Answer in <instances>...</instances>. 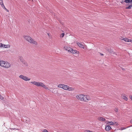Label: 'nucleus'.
I'll return each instance as SVG.
<instances>
[{
	"label": "nucleus",
	"instance_id": "c756f323",
	"mask_svg": "<svg viewBox=\"0 0 132 132\" xmlns=\"http://www.w3.org/2000/svg\"><path fill=\"white\" fill-rule=\"evenodd\" d=\"M61 35H62V37H63L64 36V33H62V34H61Z\"/></svg>",
	"mask_w": 132,
	"mask_h": 132
},
{
	"label": "nucleus",
	"instance_id": "a878e982",
	"mask_svg": "<svg viewBox=\"0 0 132 132\" xmlns=\"http://www.w3.org/2000/svg\"><path fill=\"white\" fill-rule=\"evenodd\" d=\"M3 47V44L2 43H0V47Z\"/></svg>",
	"mask_w": 132,
	"mask_h": 132
},
{
	"label": "nucleus",
	"instance_id": "412c9836",
	"mask_svg": "<svg viewBox=\"0 0 132 132\" xmlns=\"http://www.w3.org/2000/svg\"><path fill=\"white\" fill-rule=\"evenodd\" d=\"M108 51L110 53H111L113 52V50L111 49L108 50Z\"/></svg>",
	"mask_w": 132,
	"mask_h": 132
},
{
	"label": "nucleus",
	"instance_id": "6e6552de",
	"mask_svg": "<svg viewBox=\"0 0 132 132\" xmlns=\"http://www.w3.org/2000/svg\"><path fill=\"white\" fill-rule=\"evenodd\" d=\"M90 100V98L89 96L88 95H85V98H84V101H87Z\"/></svg>",
	"mask_w": 132,
	"mask_h": 132
},
{
	"label": "nucleus",
	"instance_id": "c9c22d12",
	"mask_svg": "<svg viewBox=\"0 0 132 132\" xmlns=\"http://www.w3.org/2000/svg\"><path fill=\"white\" fill-rule=\"evenodd\" d=\"M123 38H123V37H121V38L120 39H121V40H122V39H123Z\"/></svg>",
	"mask_w": 132,
	"mask_h": 132
},
{
	"label": "nucleus",
	"instance_id": "bb28decb",
	"mask_svg": "<svg viewBox=\"0 0 132 132\" xmlns=\"http://www.w3.org/2000/svg\"><path fill=\"white\" fill-rule=\"evenodd\" d=\"M126 129V128H125L124 127H122L120 128V130H122L123 129Z\"/></svg>",
	"mask_w": 132,
	"mask_h": 132
},
{
	"label": "nucleus",
	"instance_id": "72a5a7b5",
	"mask_svg": "<svg viewBox=\"0 0 132 132\" xmlns=\"http://www.w3.org/2000/svg\"><path fill=\"white\" fill-rule=\"evenodd\" d=\"M48 36L50 37V34H49V33H48Z\"/></svg>",
	"mask_w": 132,
	"mask_h": 132
},
{
	"label": "nucleus",
	"instance_id": "423d86ee",
	"mask_svg": "<svg viewBox=\"0 0 132 132\" xmlns=\"http://www.w3.org/2000/svg\"><path fill=\"white\" fill-rule=\"evenodd\" d=\"M19 77L26 81H29L30 79V78H28L27 77L24 76L23 75H20L19 76Z\"/></svg>",
	"mask_w": 132,
	"mask_h": 132
},
{
	"label": "nucleus",
	"instance_id": "473e14b6",
	"mask_svg": "<svg viewBox=\"0 0 132 132\" xmlns=\"http://www.w3.org/2000/svg\"><path fill=\"white\" fill-rule=\"evenodd\" d=\"M11 129V130L13 129V130H14L15 129H17V130H18V129H16L15 128H12V129H11H11Z\"/></svg>",
	"mask_w": 132,
	"mask_h": 132
},
{
	"label": "nucleus",
	"instance_id": "aec40b11",
	"mask_svg": "<svg viewBox=\"0 0 132 132\" xmlns=\"http://www.w3.org/2000/svg\"><path fill=\"white\" fill-rule=\"evenodd\" d=\"M110 123V125H113L114 124V122H112V121H110V122L108 121V123Z\"/></svg>",
	"mask_w": 132,
	"mask_h": 132
},
{
	"label": "nucleus",
	"instance_id": "1a4fd4ad",
	"mask_svg": "<svg viewBox=\"0 0 132 132\" xmlns=\"http://www.w3.org/2000/svg\"><path fill=\"white\" fill-rule=\"evenodd\" d=\"M77 45L79 47L82 48L83 49L84 48V45L83 44H82V43H79L78 42L77 43Z\"/></svg>",
	"mask_w": 132,
	"mask_h": 132
},
{
	"label": "nucleus",
	"instance_id": "f257e3e1",
	"mask_svg": "<svg viewBox=\"0 0 132 132\" xmlns=\"http://www.w3.org/2000/svg\"><path fill=\"white\" fill-rule=\"evenodd\" d=\"M30 83L38 87L41 86L43 87L44 88L48 90L49 89L45 86L43 83L39 82H37L35 81H31Z\"/></svg>",
	"mask_w": 132,
	"mask_h": 132
},
{
	"label": "nucleus",
	"instance_id": "4468645a",
	"mask_svg": "<svg viewBox=\"0 0 132 132\" xmlns=\"http://www.w3.org/2000/svg\"><path fill=\"white\" fill-rule=\"evenodd\" d=\"M124 2L127 3H130L132 2V0H125Z\"/></svg>",
	"mask_w": 132,
	"mask_h": 132
},
{
	"label": "nucleus",
	"instance_id": "cd10ccee",
	"mask_svg": "<svg viewBox=\"0 0 132 132\" xmlns=\"http://www.w3.org/2000/svg\"><path fill=\"white\" fill-rule=\"evenodd\" d=\"M18 58L20 60L21 59H22L23 58L22 56H19Z\"/></svg>",
	"mask_w": 132,
	"mask_h": 132
},
{
	"label": "nucleus",
	"instance_id": "5701e85b",
	"mask_svg": "<svg viewBox=\"0 0 132 132\" xmlns=\"http://www.w3.org/2000/svg\"><path fill=\"white\" fill-rule=\"evenodd\" d=\"M7 12H9V10L7 9L5 7V6H3V7H2Z\"/></svg>",
	"mask_w": 132,
	"mask_h": 132
},
{
	"label": "nucleus",
	"instance_id": "f8f14e48",
	"mask_svg": "<svg viewBox=\"0 0 132 132\" xmlns=\"http://www.w3.org/2000/svg\"><path fill=\"white\" fill-rule=\"evenodd\" d=\"M98 120L100 121H105L106 120L105 119L102 117H99L98 118Z\"/></svg>",
	"mask_w": 132,
	"mask_h": 132
},
{
	"label": "nucleus",
	"instance_id": "79ce46f5",
	"mask_svg": "<svg viewBox=\"0 0 132 132\" xmlns=\"http://www.w3.org/2000/svg\"><path fill=\"white\" fill-rule=\"evenodd\" d=\"M0 95H1L0 94Z\"/></svg>",
	"mask_w": 132,
	"mask_h": 132
},
{
	"label": "nucleus",
	"instance_id": "f03ea898",
	"mask_svg": "<svg viewBox=\"0 0 132 132\" xmlns=\"http://www.w3.org/2000/svg\"><path fill=\"white\" fill-rule=\"evenodd\" d=\"M24 38L27 41L31 43H32L35 45L37 44V42L33 39L31 37L28 36H25Z\"/></svg>",
	"mask_w": 132,
	"mask_h": 132
},
{
	"label": "nucleus",
	"instance_id": "393cba45",
	"mask_svg": "<svg viewBox=\"0 0 132 132\" xmlns=\"http://www.w3.org/2000/svg\"><path fill=\"white\" fill-rule=\"evenodd\" d=\"M0 99H1V100H3V99H4V97H3V96L1 95H0Z\"/></svg>",
	"mask_w": 132,
	"mask_h": 132
},
{
	"label": "nucleus",
	"instance_id": "4c0bfd02",
	"mask_svg": "<svg viewBox=\"0 0 132 132\" xmlns=\"http://www.w3.org/2000/svg\"><path fill=\"white\" fill-rule=\"evenodd\" d=\"M101 54L102 55H103V54Z\"/></svg>",
	"mask_w": 132,
	"mask_h": 132
},
{
	"label": "nucleus",
	"instance_id": "39448f33",
	"mask_svg": "<svg viewBox=\"0 0 132 132\" xmlns=\"http://www.w3.org/2000/svg\"><path fill=\"white\" fill-rule=\"evenodd\" d=\"M58 87L60 88H61L65 90H67L69 86L64 84H59L58 85Z\"/></svg>",
	"mask_w": 132,
	"mask_h": 132
},
{
	"label": "nucleus",
	"instance_id": "f704fd0d",
	"mask_svg": "<svg viewBox=\"0 0 132 132\" xmlns=\"http://www.w3.org/2000/svg\"><path fill=\"white\" fill-rule=\"evenodd\" d=\"M130 122L131 123H132V119L130 121Z\"/></svg>",
	"mask_w": 132,
	"mask_h": 132
},
{
	"label": "nucleus",
	"instance_id": "c85d7f7f",
	"mask_svg": "<svg viewBox=\"0 0 132 132\" xmlns=\"http://www.w3.org/2000/svg\"><path fill=\"white\" fill-rule=\"evenodd\" d=\"M85 132H93L92 131H91L89 130H86L85 131Z\"/></svg>",
	"mask_w": 132,
	"mask_h": 132
},
{
	"label": "nucleus",
	"instance_id": "9d476101",
	"mask_svg": "<svg viewBox=\"0 0 132 132\" xmlns=\"http://www.w3.org/2000/svg\"><path fill=\"white\" fill-rule=\"evenodd\" d=\"M122 40H124L125 42H132V41L131 40L127 38H123V39H122Z\"/></svg>",
	"mask_w": 132,
	"mask_h": 132
},
{
	"label": "nucleus",
	"instance_id": "b1692460",
	"mask_svg": "<svg viewBox=\"0 0 132 132\" xmlns=\"http://www.w3.org/2000/svg\"><path fill=\"white\" fill-rule=\"evenodd\" d=\"M76 52L77 51L76 50H73V51L72 52H71V53H76Z\"/></svg>",
	"mask_w": 132,
	"mask_h": 132
},
{
	"label": "nucleus",
	"instance_id": "ddd939ff",
	"mask_svg": "<svg viewBox=\"0 0 132 132\" xmlns=\"http://www.w3.org/2000/svg\"><path fill=\"white\" fill-rule=\"evenodd\" d=\"M68 89H67V90H68L69 91L73 90H74V88L70 87L69 86V87H68Z\"/></svg>",
	"mask_w": 132,
	"mask_h": 132
},
{
	"label": "nucleus",
	"instance_id": "9b49d317",
	"mask_svg": "<svg viewBox=\"0 0 132 132\" xmlns=\"http://www.w3.org/2000/svg\"><path fill=\"white\" fill-rule=\"evenodd\" d=\"M112 128L109 125H108L106 126L105 129L106 130L109 131Z\"/></svg>",
	"mask_w": 132,
	"mask_h": 132
},
{
	"label": "nucleus",
	"instance_id": "58836bf2",
	"mask_svg": "<svg viewBox=\"0 0 132 132\" xmlns=\"http://www.w3.org/2000/svg\"><path fill=\"white\" fill-rule=\"evenodd\" d=\"M131 100H132V97H131Z\"/></svg>",
	"mask_w": 132,
	"mask_h": 132
},
{
	"label": "nucleus",
	"instance_id": "7c9ffc66",
	"mask_svg": "<svg viewBox=\"0 0 132 132\" xmlns=\"http://www.w3.org/2000/svg\"><path fill=\"white\" fill-rule=\"evenodd\" d=\"M44 132H48V131L46 129H44Z\"/></svg>",
	"mask_w": 132,
	"mask_h": 132
},
{
	"label": "nucleus",
	"instance_id": "ea45409f",
	"mask_svg": "<svg viewBox=\"0 0 132 132\" xmlns=\"http://www.w3.org/2000/svg\"><path fill=\"white\" fill-rule=\"evenodd\" d=\"M124 69H122V70H124Z\"/></svg>",
	"mask_w": 132,
	"mask_h": 132
},
{
	"label": "nucleus",
	"instance_id": "7ed1b4c3",
	"mask_svg": "<svg viewBox=\"0 0 132 132\" xmlns=\"http://www.w3.org/2000/svg\"><path fill=\"white\" fill-rule=\"evenodd\" d=\"M0 65L6 68H8L10 67L11 64L8 62H5L4 61H1Z\"/></svg>",
	"mask_w": 132,
	"mask_h": 132
},
{
	"label": "nucleus",
	"instance_id": "dca6fc26",
	"mask_svg": "<svg viewBox=\"0 0 132 132\" xmlns=\"http://www.w3.org/2000/svg\"><path fill=\"white\" fill-rule=\"evenodd\" d=\"M10 47V45H3V47L5 48H9Z\"/></svg>",
	"mask_w": 132,
	"mask_h": 132
},
{
	"label": "nucleus",
	"instance_id": "e433bc0d",
	"mask_svg": "<svg viewBox=\"0 0 132 132\" xmlns=\"http://www.w3.org/2000/svg\"><path fill=\"white\" fill-rule=\"evenodd\" d=\"M123 2H124L122 1V2H121V3L122 4Z\"/></svg>",
	"mask_w": 132,
	"mask_h": 132
},
{
	"label": "nucleus",
	"instance_id": "20e7f679",
	"mask_svg": "<svg viewBox=\"0 0 132 132\" xmlns=\"http://www.w3.org/2000/svg\"><path fill=\"white\" fill-rule=\"evenodd\" d=\"M79 100L81 101H84V98H85V95H77L76 97Z\"/></svg>",
	"mask_w": 132,
	"mask_h": 132
},
{
	"label": "nucleus",
	"instance_id": "2eb2a0df",
	"mask_svg": "<svg viewBox=\"0 0 132 132\" xmlns=\"http://www.w3.org/2000/svg\"><path fill=\"white\" fill-rule=\"evenodd\" d=\"M0 4L2 7H3L4 6L3 3V0H0Z\"/></svg>",
	"mask_w": 132,
	"mask_h": 132
},
{
	"label": "nucleus",
	"instance_id": "a19ab883",
	"mask_svg": "<svg viewBox=\"0 0 132 132\" xmlns=\"http://www.w3.org/2000/svg\"><path fill=\"white\" fill-rule=\"evenodd\" d=\"M129 127H127V128H128Z\"/></svg>",
	"mask_w": 132,
	"mask_h": 132
},
{
	"label": "nucleus",
	"instance_id": "0eeeda50",
	"mask_svg": "<svg viewBox=\"0 0 132 132\" xmlns=\"http://www.w3.org/2000/svg\"><path fill=\"white\" fill-rule=\"evenodd\" d=\"M64 48L66 50L69 52H72L73 51V50L69 47L65 46L64 47Z\"/></svg>",
	"mask_w": 132,
	"mask_h": 132
},
{
	"label": "nucleus",
	"instance_id": "6ab92c4d",
	"mask_svg": "<svg viewBox=\"0 0 132 132\" xmlns=\"http://www.w3.org/2000/svg\"><path fill=\"white\" fill-rule=\"evenodd\" d=\"M23 64L26 66L27 67L28 66V64L26 61H25L24 62H23Z\"/></svg>",
	"mask_w": 132,
	"mask_h": 132
},
{
	"label": "nucleus",
	"instance_id": "f3484780",
	"mask_svg": "<svg viewBox=\"0 0 132 132\" xmlns=\"http://www.w3.org/2000/svg\"><path fill=\"white\" fill-rule=\"evenodd\" d=\"M132 7V4L126 7L125 8L126 9H130Z\"/></svg>",
	"mask_w": 132,
	"mask_h": 132
},
{
	"label": "nucleus",
	"instance_id": "4be33fe9",
	"mask_svg": "<svg viewBox=\"0 0 132 132\" xmlns=\"http://www.w3.org/2000/svg\"><path fill=\"white\" fill-rule=\"evenodd\" d=\"M20 61L22 63L25 61L23 58L21 59Z\"/></svg>",
	"mask_w": 132,
	"mask_h": 132
},
{
	"label": "nucleus",
	"instance_id": "2f4dec72",
	"mask_svg": "<svg viewBox=\"0 0 132 132\" xmlns=\"http://www.w3.org/2000/svg\"><path fill=\"white\" fill-rule=\"evenodd\" d=\"M118 109L117 108H116L115 109V111L116 112H118Z\"/></svg>",
	"mask_w": 132,
	"mask_h": 132
},
{
	"label": "nucleus",
	"instance_id": "a211bd4d",
	"mask_svg": "<svg viewBox=\"0 0 132 132\" xmlns=\"http://www.w3.org/2000/svg\"><path fill=\"white\" fill-rule=\"evenodd\" d=\"M122 98L126 101H127L128 100L127 97L125 95H123L122 96Z\"/></svg>",
	"mask_w": 132,
	"mask_h": 132
}]
</instances>
